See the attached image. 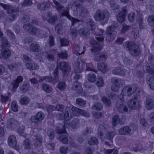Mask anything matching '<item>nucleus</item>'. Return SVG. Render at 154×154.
Segmentation results:
<instances>
[{"label": "nucleus", "mask_w": 154, "mask_h": 154, "mask_svg": "<svg viewBox=\"0 0 154 154\" xmlns=\"http://www.w3.org/2000/svg\"><path fill=\"white\" fill-rule=\"evenodd\" d=\"M90 44L94 46L91 49V51L94 53V59L95 61L99 62L105 61L107 58V55L106 53H100L99 51L102 48V46L99 45L95 41L91 39L90 41Z\"/></svg>", "instance_id": "nucleus-1"}, {"label": "nucleus", "mask_w": 154, "mask_h": 154, "mask_svg": "<svg viewBox=\"0 0 154 154\" xmlns=\"http://www.w3.org/2000/svg\"><path fill=\"white\" fill-rule=\"evenodd\" d=\"M98 136L102 140L107 139L111 140L114 136L112 132L107 131L106 127L103 124H100L98 128Z\"/></svg>", "instance_id": "nucleus-2"}, {"label": "nucleus", "mask_w": 154, "mask_h": 154, "mask_svg": "<svg viewBox=\"0 0 154 154\" xmlns=\"http://www.w3.org/2000/svg\"><path fill=\"white\" fill-rule=\"evenodd\" d=\"M0 5L4 9L7 10V13L8 14H11L7 19V20L10 22L14 21L18 16V14L17 13L19 10L18 8L12 9L11 6L7 4L0 3Z\"/></svg>", "instance_id": "nucleus-3"}, {"label": "nucleus", "mask_w": 154, "mask_h": 154, "mask_svg": "<svg viewBox=\"0 0 154 154\" xmlns=\"http://www.w3.org/2000/svg\"><path fill=\"white\" fill-rule=\"evenodd\" d=\"M109 16V12L106 10H98L94 14V17L95 20L97 21H103L106 22Z\"/></svg>", "instance_id": "nucleus-4"}, {"label": "nucleus", "mask_w": 154, "mask_h": 154, "mask_svg": "<svg viewBox=\"0 0 154 154\" xmlns=\"http://www.w3.org/2000/svg\"><path fill=\"white\" fill-rule=\"evenodd\" d=\"M58 69L56 68L55 70L53 75L54 77L53 78L51 76H45L42 77L38 81V82H41L43 81H45L48 82H51V83L54 84L57 82L59 80V78L58 76Z\"/></svg>", "instance_id": "nucleus-5"}, {"label": "nucleus", "mask_w": 154, "mask_h": 154, "mask_svg": "<svg viewBox=\"0 0 154 154\" xmlns=\"http://www.w3.org/2000/svg\"><path fill=\"white\" fill-rule=\"evenodd\" d=\"M137 90V86L134 85L126 86L122 90V94L125 96H130L135 92Z\"/></svg>", "instance_id": "nucleus-6"}, {"label": "nucleus", "mask_w": 154, "mask_h": 154, "mask_svg": "<svg viewBox=\"0 0 154 154\" xmlns=\"http://www.w3.org/2000/svg\"><path fill=\"white\" fill-rule=\"evenodd\" d=\"M57 67L59 68L63 72L64 76H66L70 71V66L66 62H57Z\"/></svg>", "instance_id": "nucleus-7"}, {"label": "nucleus", "mask_w": 154, "mask_h": 154, "mask_svg": "<svg viewBox=\"0 0 154 154\" xmlns=\"http://www.w3.org/2000/svg\"><path fill=\"white\" fill-rule=\"evenodd\" d=\"M53 2L56 5V8L58 12L61 13L62 16L68 15L69 13V8L68 7L64 8L61 4L59 3L56 0H53Z\"/></svg>", "instance_id": "nucleus-8"}, {"label": "nucleus", "mask_w": 154, "mask_h": 154, "mask_svg": "<svg viewBox=\"0 0 154 154\" xmlns=\"http://www.w3.org/2000/svg\"><path fill=\"white\" fill-rule=\"evenodd\" d=\"M44 116V113L42 112H39L35 116H32L29 120L31 123L37 125L43 119Z\"/></svg>", "instance_id": "nucleus-9"}, {"label": "nucleus", "mask_w": 154, "mask_h": 154, "mask_svg": "<svg viewBox=\"0 0 154 154\" xmlns=\"http://www.w3.org/2000/svg\"><path fill=\"white\" fill-rule=\"evenodd\" d=\"M111 82L116 87H117L116 89H114V87L112 86L111 87L112 90L116 92L119 89L120 86L124 84L125 81L122 79L112 77L111 79Z\"/></svg>", "instance_id": "nucleus-10"}, {"label": "nucleus", "mask_w": 154, "mask_h": 154, "mask_svg": "<svg viewBox=\"0 0 154 154\" xmlns=\"http://www.w3.org/2000/svg\"><path fill=\"white\" fill-rule=\"evenodd\" d=\"M128 106L132 109H139L141 107V101L136 97L128 100Z\"/></svg>", "instance_id": "nucleus-11"}, {"label": "nucleus", "mask_w": 154, "mask_h": 154, "mask_svg": "<svg viewBox=\"0 0 154 154\" xmlns=\"http://www.w3.org/2000/svg\"><path fill=\"white\" fill-rule=\"evenodd\" d=\"M23 78L21 76H18L16 79L14 80L11 83V85L9 87V89L14 92L18 88L19 84L21 82L23 81Z\"/></svg>", "instance_id": "nucleus-12"}, {"label": "nucleus", "mask_w": 154, "mask_h": 154, "mask_svg": "<svg viewBox=\"0 0 154 154\" xmlns=\"http://www.w3.org/2000/svg\"><path fill=\"white\" fill-rule=\"evenodd\" d=\"M86 63L80 60L76 63L74 66L75 73H80L83 70V68L85 67Z\"/></svg>", "instance_id": "nucleus-13"}, {"label": "nucleus", "mask_w": 154, "mask_h": 154, "mask_svg": "<svg viewBox=\"0 0 154 154\" xmlns=\"http://www.w3.org/2000/svg\"><path fill=\"white\" fill-rule=\"evenodd\" d=\"M106 33V40L107 41L112 42L114 40L117 34L115 31H112L109 28H107Z\"/></svg>", "instance_id": "nucleus-14"}, {"label": "nucleus", "mask_w": 154, "mask_h": 154, "mask_svg": "<svg viewBox=\"0 0 154 154\" xmlns=\"http://www.w3.org/2000/svg\"><path fill=\"white\" fill-rule=\"evenodd\" d=\"M106 33V40L107 41L112 42L114 40L117 34L115 31H112L109 28H107Z\"/></svg>", "instance_id": "nucleus-15"}, {"label": "nucleus", "mask_w": 154, "mask_h": 154, "mask_svg": "<svg viewBox=\"0 0 154 154\" xmlns=\"http://www.w3.org/2000/svg\"><path fill=\"white\" fill-rule=\"evenodd\" d=\"M106 33V40L107 41L112 42L114 40L117 34L115 31H112L109 28H107Z\"/></svg>", "instance_id": "nucleus-16"}, {"label": "nucleus", "mask_w": 154, "mask_h": 154, "mask_svg": "<svg viewBox=\"0 0 154 154\" xmlns=\"http://www.w3.org/2000/svg\"><path fill=\"white\" fill-rule=\"evenodd\" d=\"M8 145L11 147L16 149H17L18 148L15 136L13 135L10 136L8 138Z\"/></svg>", "instance_id": "nucleus-17"}, {"label": "nucleus", "mask_w": 154, "mask_h": 154, "mask_svg": "<svg viewBox=\"0 0 154 154\" xmlns=\"http://www.w3.org/2000/svg\"><path fill=\"white\" fill-rule=\"evenodd\" d=\"M127 14L126 7H124L122 10L120 12L117 16V19L119 23L123 22L125 20L126 16Z\"/></svg>", "instance_id": "nucleus-18"}, {"label": "nucleus", "mask_w": 154, "mask_h": 154, "mask_svg": "<svg viewBox=\"0 0 154 154\" xmlns=\"http://www.w3.org/2000/svg\"><path fill=\"white\" fill-rule=\"evenodd\" d=\"M116 106L119 111L120 113L127 112L128 109L126 106L124 105L121 101H118L116 103Z\"/></svg>", "instance_id": "nucleus-19"}, {"label": "nucleus", "mask_w": 154, "mask_h": 154, "mask_svg": "<svg viewBox=\"0 0 154 154\" xmlns=\"http://www.w3.org/2000/svg\"><path fill=\"white\" fill-rule=\"evenodd\" d=\"M125 122L124 119H120L117 115L114 116L112 117V125L114 126H116L119 124L123 125Z\"/></svg>", "instance_id": "nucleus-20"}, {"label": "nucleus", "mask_w": 154, "mask_h": 154, "mask_svg": "<svg viewBox=\"0 0 154 154\" xmlns=\"http://www.w3.org/2000/svg\"><path fill=\"white\" fill-rule=\"evenodd\" d=\"M50 7V5L48 2H43L37 5L38 8L42 11L48 10Z\"/></svg>", "instance_id": "nucleus-21"}, {"label": "nucleus", "mask_w": 154, "mask_h": 154, "mask_svg": "<svg viewBox=\"0 0 154 154\" xmlns=\"http://www.w3.org/2000/svg\"><path fill=\"white\" fill-rule=\"evenodd\" d=\"M146 82L150 88L154 90V75H148L146 79Z\"/></svg>", "instance_id": "nucleus-22"}, {"label": "nucleus", "mask_w": 154, "mask_h": 154, "mask_svg": "<svg viewBox=\"0 0 154 154\" xmlns=\"http://www.w3.org/2000/svg\"><path fill=\"white\" fill-rule=\"evenodd\" d=\"M145 106L148 110H151L154 107V102L151 98H146L145 103Z\"/></svg>", "instance_id": "nucleus-23"}, {"label": "nucleus", "mask_w": 154, "mask_h": 154, "mask_svg": "<svg viewBox=\"0 0 154 154\" xmlns=\"http://www.w3.org/2000/svg\"><path fill=\"white\" fill-rule=\"evenodd\" d=\"M124 46L128 49L130 52L134 48L137 46L134 42L129 41H126L123 44Z\"/></svg>", "instance_id": "nucleus-24"}, {"label": "nucleus", "mask_w": 154, "mask_h": 154, "mask_svg": "<svg viewBox=\"0 0 154 154\" xmlns=\"http://www.w3.org/2000/svg\"><path fill=\"white\" fill-rule=\"evenodd\" d=\"M79 34L80 36L84 38H87L90 34L88 29L86 28L80 29L79 31Z\"/></svg>", "instance_id": "nucleus-25"}, {"label": "nucleus", "mask_w": 154, "mask_h": 154, "mask_svg": "<svg viewBox=\"0 0 154 154\" xmlns=\"http://www.w3.org/2000/svg\"><path fill=\"white\" fill-rule=\"evenodd\" d=\"M11 55L10 51L8 49H2L0 56L4 59L8 58Z\"/></svg>", "instance_id": "nucleus-26"}, {"label": "nucleus", "mask_w": 154, "mask_h": 154, "mask_svg": "<svg viewBox=\"0 0 154 154\" xmlns=\"http://www.w3.org/2000/svg\"><path fill=\"white\" fill-rule=\"evenodd\" d=\"M64 113L65 120L66 121H68L72 118V115L71 112V109L69 107H66L65 109V112Z\"/></svg>", "instance_id": "nucleus-27"}, {"label": "nucleus", "mask_w": 154, "mask_h": 154, "mask_svg": "<svg viewBox=\"0 0 154 154\" xmlns=\"http://www.w3.org/2000/svg\"><path fill=\"white\" fill-rule=\"evenodd\" d=\"M131 131L130 127L126 126L120 129L119 131V134L121 135H127L129 134Z\"/></svg>", "instance_id": "nucleus-28"}, {"label": "nucleus", "mask_w": 154, "mask_h": 154, "mask_svg": "<svg viewBox=\"0 0 154 154\" xmlns=\"http://www.w3.org/2000/svg\"><path fill=\"white\" fill-rule=\"evenodd\" d=\"M25 65L27 69L30 70H34L39 68V66L34 62L26 63Z\"/></svg>", "instance_id": "nucleus-29"}, {"label": "nucleus", "mask_w": 154, "mask_h": 154, "mask_svg": "<svg viewBox=\"0 0 154 154\" xmlns=\"http://www.w3.org/2000/svg\"><path fill=\"white\" fill-rule=\"evenodd\" d=\"M72 89L76 91L77 93H81L82 91V86L77 82H75L73 83Z\"/></svg>", "instance_id": "nucleus-30"}, {"label": "nucleus", "mask_w": 154, "mask_h": 154, "mask_svg": "<svg viewBox=\"0 0 154 154\" xmlns=\"http://www.w3.org/2000/svg\"><path fill=\"white\" fill-rule=\"evenodd\" d=\"M56 52L55 49L51 50L47 53V58L49 61H53L54 60V55Z\"/></svg>", "instance_id": "nucleus-31"}, {"label": "nucleus", "mask_w": 154, "mask_h": 154, "mask_svg": "<svg viewBox=\"0 0 154 154\" xmlns=\"http://www.w3.org/2000/svg\"><path fill=\"white\" fill-rule=\"evenodd\" d=\"M97 67L103 73L106 72L108 70L107 65L106 63H101L98 64L97 65Z\"/></svg>", "instance_id": "nucleus-32"}, {"label": "nucleus", "mask_w": 154, "mask_h": 154, "mask_svg": "<svg viewBox=\"0 0 154 154\" xmlns=\"http://www.w3.org/2000/svg\"><path fill=\"white\" fill-rule=\"evenodd\" d=\"M42 137L40 135H37L35 136V138H34L33 140L35 146H38L41 145L42 144Z\"/></svg>", "instance_id": "nucleus-33"}, {"label": "nucleus", "mask_w": 154, "mask_h": 154, "mask_svg": "<svg viewBox=\"0 0 154 154\" xmlns=\"http://www.w3.org/2000/svg\"><path fill=\"white\" fill-rule=\"evenodd\" d=\"M30 49L33 52H38L39 50V45L36 42H34L30 45Z\"/></svg>", "instance_id": "nucleus-34"}, {"label": "nucleus", "mask_w": 154, "mask_h": 154, "mask_svg": "<svg viewBox=\"0 0 154 154\" xmlns=\"http://www.w3.org/2000/svg\"><path fill=\"white\" fill-rule=\"evenodd\" d=\"M131 54L134 56H137L139 55L141 53V50L137 46L135 48L131 51Z\"/></svg>", "instance_id": "nucleus-35"}, {"label": "nucleus", "mask_w": 154, "mask_h": 154, "mask_svg": "<svg viewBox=\"0 0 154 154\" xmlns=\"http://www.w3.org/2000/svg\"><path fill=\"white\" fill-rule=\"evenodd\" d=\"M91 108L93 110L97 111L101 110L103 108V105L100 103H95L92 105Z\"/></svg>", "instance_id": "nucleus-36"}, {"label": "nucleus", "mask_w": 154, "mask_h": 154, "mask_svg": "<svg viewBox=\"0 0 154 154\" xmlns=\"http://www.w3.org/2000/svg\"><path fill=\"white\" fill-rule=\"evenodd\" d=\"M20 66V65L19 64L14 63L8 65V67L9 70L15 71H16Z\"/></svg>", "instance_id": "nucleus-37"}, {"label": "nucleus", "mask_w": 154, "mask_h": 154, "mask_svg": "<svg viewBox=\"0 0 154 154\" xmlns=\"http://www.w3.org/2000/svg\"><path fill=\"white\" fill-rule=\"evenodd\" d=\"M57 131L59 134H65L66 131L65 125L63 124H59L57 127Z\"/></svg>", "instance_id": "nucleus-38"}, {"label": "nucleus", "mask_w": 154, "mask_h": 154, "mask_svg": "<svg viewBox=\"0 0 154 154\" xmlns=\"http://www.w3.org/2000/svg\"><path fill=\"white\" fill-rule=\"evenodd\" d=\"M87 26L91 30H94L95 28V25L92 21L90 19H87L86 21Z\"/></svg>", "instance_id": "nucleus-39"}, {"label": "nucleus", "mask_w": 154, "mask_h": 154, "mask_svg": "<svg viewBox=\"0 0 154 154\" xmlns=\"http://www.w3.org/2000/svg\"><path fill=\"white\" fill-rule=\"evenodd\" d=\"M42 87L43 90L47 93H50L53 90V89L51 86L46 84H42Z\"/></svg>", "instance_id": "nucleus-40"}, {"label": "nucleus", "mask_w": 154, "mask_h": 154, "mask_svg": "<svg viewBox=\"0 0 154 154\" xmlns=\"http://www.w3.org/2000/svg\"><path fill=\"white\" fill-rule=\"evenodd\" d=\"M42 31L39 29L33 26L32 28V30H31L30 33L35 35H39L42 34Z\"/></svg>", "instance_id": "nucleus-41"}, {"label": "nucleus", "mask_w": 154, "mask_h": 154, "mask_svg": "<svg viewBox=\"0 0 154 154\" xmlns=\"http://www.w3.org/2000/svg\"><path fill=\"white\" fill-rule=\"evenodd\" d=\"M72 110L74 116H77L79 114H81V112H83L82 110L74 106L72 107Z\"/></svg>", "instance_id": "nucleus-42"}, {"label": "nucleus", "mask_w": 154, "mask_h": 154, "mask_svg": "<svg viewBox=\"0 0 154 154\" xmlns=\"http://www.w3.org/2000/svg\"><path fill=\"white\" fill-rule=\"evenodd\" d=\"M76 103L79 107H83L86 104V102L83 99L79 98L76 99Z\"/></svg>", "instance_id": "nucleus-43"}, {"label": "nucleus", "mask_w": 154, "mask_h": 154, "mask_svg": "<svg viewBox=\"0 0 154 154\" xmlns=\"http://www.w3.org/2000/svg\"><path fill=\"white\" fill-rule=\"evenodd\" d=\"M109 4L110 5V6L111 8L113 10H116L117 11H118V10L120 8V6L117 4L116 3L113 1H109Z\"/></svg>", "instance_id": "nucleus-44"}, {"label": "nucleus", "mask_w": 154, "mask_h": 154, "mask_svg": "<svg viewBox=\"0 0 154 154\" xmlns=\"http://www.w3.org/2000/svg\"><path fill=\"white\" fill-rule=\"evenodd\" d=\"M79 8L80 9V15L83 17L86 16L88 12L87 9L84 7L82 4H81V6H80Z\"/></svg>", "instance_id": "nucleus-45"}, {"label": "nucleus", "mask_w": 154, "mask_h": 154, "mask_svg": "<svg viewBox=\"0 0 154 154\" xmlns=\"http://www.w3.org/2000/svg\"><path fill=\"white\" fill-rule=\"evenodd\" d=\"M88 79L90 82L94 83L96 80V77L94 73L89 74L88 75Z\"/></svg>", "instance_id": "nucleus-46"}, {"label": "nucleus", "mask_w": 154, "mask_h": 154, "mask_svg": "<svg viewBox=\"0 0 154 154\" xmlns=\"http://www.w3.org/2000/svg\"><path fill=\"white\" fill-rule=\"evenodd\" d=\"M60 141L64 144H66L68 143V141L66 136L65 134H61L59 136Z\"/></svg>", "instance_id": "nucleus-47"}, {"label": "nucleus", "mask_w": 154, "mask_h": 154, "mask_svg": "<svg viewBox=\"0 0 154 154\" xmlns=\"http://www.w3.org/2000/svg\"><path fill=\"white\" fill-rule=\"evenodd\" d=\"M147 22L149 25L152 27H154V16L150 15L147 18Z\"/></svg>", "instance_id": "nucleus-48"}, {"label": "nucleus", "mask_w": 154, "mask_h": 154, "mask_svg": "<svg viewBox=\"0 0 154 154\" xmlns=\"http://www.w3.org/2000/svg\"><path fill=\"white\" fill-rule=\"evenodd\" d=\"M57 17L56 16H53L51 14H49L48 18V21L51 24H54L57 20Z\"/></svg>", "instance_id": "nucleus-49"}, {"label": "nucleus", "mask_w": 154, "mask_h": 154, "mask_svg": "<svg viewBox=\"0 0 154 154\" xmlns=\"http://www.w3.org/2000/svg\"><path fill=\"white\" fill-rule=\"evenodd\" d=\"M79 122V120L76 118L74 119L70 124V125L72 128L75 129L77 128V126Z\"/></svg>", "instance_id": "nucleus-50"}, {"label": "nucleus", "mask_w": 154, "mask_h": 154, "mask_svg": "<svg viewBox=\"0 0 154 154\" xmlns=\"http://www.w3.org/2000/svg\"><path fill=\"white\" fill-rule=\"evenodd\" d=\"M137 22L138 23L139 26L141 28V26L143 23V19L142 14L138 11L137 12Z\"/></svg>", "instance_id": "nucleus-51"}, {"label": "nucleus", "mask_w": 154, "mask_h": 154, "mask_svg": "<svg viewBox=\"0 0 154 154\" xmlns=\"http://www.w3.org/2000/svg\"><path fill=\"white\" fill-rule=\"evenodd\" d=\"M23 146L25 149H28L31 148L30 140L28 139H26L23 141Z\"/></svg>", "instance_id": "nucleus-52"}, {"label": "nucleus", "mask_w": 154, "mask_h": 154, "mask_svg": "<svg viewBox=\"0 0 154 154\" xmlns=\"http://www.w3.org/2000/svg\"><path fill=\"white\" fill-rule=\"evenodd\" d=\"M2 46L3 47H8L10 45L7 39L5 37H3L2 39Z\"/></svg>", "instance_id": "nucleus-53"}, {"label": "nucleus", "mask_w": 154, "mask_h": 154, "mask_svg": "<svg viewBox=\"0 0 154 154\" xmlns=\"http://www.w3.org/2000/svg\"><path fill=\"white\" fill-rule=\"evenodd\" d=\"M68 19H69L72 22V25L76 24L80 20L74 18L69 15V14H68V15L66 16Z\"/></svg>", "instance_id": "nucleus-54"}, {"label": "nucleus", "mask_w": 154, "mask_h": 154, "mask_svg": "<svg viewBox=\"0 0 154 154\" xmlns=\"http://www.w3.org/2000/svg\"><path fill=\"white\" fill-rule=\"evenodd\" d=\"M29 101L28 98L24 97L21 98L20 100V103L22 105H26L29 103Z\"/></svg>", "instance_id": "nucleus-55"}, {"label": "nucleus", "mask_w": 154, "mask_h": 154, "mask_svg": "<svg viewBox=\"0 0 154 154\" xmlns=\"http://www.w3.org/2000/svg\"><path fill=\"white\" fill-rule=\"evenodd\" d=\"M11 108L13 111L16 112L18 111V106L16 101H14L12 102Z\"/></svg>", "instance_id": "nucleus-56"}, {"label": "nucleus", "mask_w": 154, "mask_h": 154, "mask_svg": "<svg viewBox=\"0 0 154 154\" xmlns=\"http://www.w3.org/2000/svg\"><path fill=\"white\" fill-rule=\"evenodd\" d=\"M81 6L80 4L78 1H75L73 4L71 8L73 11H75L77 9V8H79Z\"/></svg>", "instance_id": "nucleus-57"}, {"label": "nucleus", "mask_w": 154, "mask_h": 154, "mask_svg": "<svg viewBox=\"0 0 154 154\" xmlns=\"http://www.w3.org/2000/svg\"><path fill=\"white\" fill-rule=\"evenodd\" d=\"M96 84L99 87H102L103 86L104 82L102 77L100 76H99L98 77V80Z\"/></svg>", "instance_id": "nucleus-58"}, {"label": "nucleus", "mask_w": 154, "mask_h": 154, "mask_svg": "<svg viewBox=\"0 0 154 154\" xmlns=\"http://www.w3.org/2000/svg\"><path fill=\"white\" fill-rule=\"evenodd\" d=\"M121 70H122L121 68L116 67L112 70V73L114 75H121Z\"/></svg>", "instance_id": "nucleus-59"}, {"label": "nucleus", "mask_w": 154, "mask_h": 154, "mask_svg": "<svg viewBox=\"0 0 154 154\" xmlns=\"http://www.w3.org/2000/svg\"><path fill=\"white\" fill-rule=\"evenodd\" d=\"M97 139L95 137H92L88 140V143L90 145H94L97 144Z\"/></svg>", "instance_id": "nucleus-60"}, {"label": "nucleus", "mask_w": 154, "mask_h": 154, "mask_svg": "<svg viewBox=\"0 0 154 154\" xmlns=\"http://www.w3.org/2000/svg\"><path fill=\"white\" fill-rule=\"evenodd\" d=\"M102 100L106 105L110 106L111 102L109 99L105 97H103L102 98Z\"/></svg>", "instance_id": "nucleus-61"}, {"label": "nucleus", "mask_w": 154, "mask_h": 154, "mask_svg": "<svg viewBox=\"0 0 154 154\" xmlns=\"http://www.w3.org/2000/svg\"><path fill=\"white\" fill-rule=\"evenodd\" d=\"M16 122V121L13 119H10L8 121L7 126L8 128H12Z\"/></svg>", "instance_id": "nucleus-62"}, {"label": "nucleus", "mask_w": 154, "mask_h": 154, "mask_svg": "<svg viewBox=\"0 0 154 154\" xmlns=\"http://www.w3.org/2000/svg\"><path fill=\"white\" fill-rule=\"evenodd\" d=\"M132 33L134 35V37L135 38H137L139 36L138 29L135 28H133Z\"/></svg>", "instance_id": "nucleus-63"}, {"label": "nucleus", "mask_w": 154, "mask_h": 154, "mask_svg": "<svg viewBox=\"0 0 154 154\" xmlns=\"http://www.w3.org/2000/svg\"><path fill=\"white\" fill-rule=\"evenodd\" d=\"M68 150V147L65 146H61L60 148V151L61 154H67Z\"/></svg>", "instance_id": "nucleus-64"}]
</instances>
